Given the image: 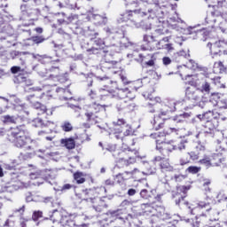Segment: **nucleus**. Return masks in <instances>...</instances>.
<instances>
[{
	"label": "nucleus",
	"instance_id": "nucleus-47",
	"mask_svg": "<svg viewBox=\"0 0 227 227\" xmlns=\"http://www.w3.org/2000/svg\"><path fill=\"white\" fill-rule=\"evenodd\" d=\"M171 62H172V60L169 57H163V59H162L163 65L168 67V65H171Z\"/></svg>",
	"mask_w": 227,
	"mask_h": 227
},
{
	"label": "nucleus",
	"instance_id": "nucleus-17",
	"mask_svg": "<svg viewBox=\"0 0 227 227\" xmlns=\"http://www.w3.org/2000/svg\"><path fill=\"white\" fill-rule=\"evenodd\" d=\"M219 93H213L210 98V102L214 104V106H217L220 109H227V99L220 100Z\"/></svg>",
	"mask_w": 227,
	"mask_h": 227
},
{
	"label": "nucleus",
	"instance_id": "nucleus-7",
	"mask_svg": "<svg viewBox=\"0 0 227 227\" xmlns=\"http://www.w3.org/2000/svg\"><path fill=\"white\" fill-rule=\"evenodd\" d=\"M189 70H192L193 72L198 70V64L192 60H189L187 67L181 71L180 76L182 77L183 81H186V84L192 86V88H198L200 84V78L196 74H187Z\"/></svg>",
	"mask_w": 227,
	"mask_h": 227
},
{
	"label": "nucleus",
	"instance_id": "nucleus-55",
	"mask_svg": "<svg viewBox=\"0 0 227 227\" xmlns=\"http://www.w3.org/2000/svg\"><path fill=\"white\" fill-rule=\"evenodd\" d=\"M210 184H212L210 179H206V180H204L203 185H204V187H208V185H210Z\"/></svg>",
	"mask_w": 227,
	"mask_h": 227
},
{
	"label": "nucleus",
	"instance_id": "nucleus-50",
	"mask_svg": "<svg viewBox=\"0 0 227 227\" xmlns=\"http://www.w3.org/2000/svg\"><path fill=\"white\" fill-rule=\"evenodd\" d=\"M179 189H180V191H182V192H184V194H185L187 192V191H189V189H191V186L183 185V186H180Z\"/></svg>",
	"mask_w": 227,
	"mask_h": 227
},
{
	"label": "nucleus",
	"instance_id": "nucleus-53",
	"mask_svg": "<svg viewBox=\"0 0 227 227\" xmlns=\"http://www.w3.org/2000/svg\"><path fill=\"white\" fill-rule=\"evenodd\" d=\"M26 8H27V5H21V11L23 15H26L27 13V10H26Z\"/></svg>",
	"mask_w": 227,
	"mask_h": 227
},
{
	"label": "nucleus",
	"instance_id": "nucleus-18",
	"mask_svg": "<svg viewBox=\"0 0 227 227\" xmlns=\"http://www.w3.org/2000/svg\"><path fill=\"white\" fill-rule=\"evenodd\" d=\"M225 160L226 159L224 158V155H223V153H215L211 155L212 168L223 166Z\"/></svg>",
	"mask_w": 227,
	"mask_h": 227
},
{
	"label": "nucleus",
	"instance_id": "nucleus-11",
	"mask_svg": "<svg viewBox=\"0 0 227 227\" xmlns=\"http://www.w3.org/2000/svg\"><path fill=\"white\" fill-rule=\"evenodd\" d=\"M156 148L163 157H169V153L175 150V142H164L156 139Z\"/></svg>",
	"mask_w": 227,
	"mask_h": 227
},
{
	"label": "nucleus",
	"instance_id": "nucleus-15",
	"mask_svg": "<svg viewBox=\"0 0 227 227\" xmlns=\"http://www.w3.org/2000/svg\"><path fill=\"white\" fill-rule=\"evenodd\" d=\"M143 40L146 46L142 48L143 51H155V43L157 42V37H155L153 33H152V35H144Z\"/></svg>",
	"mask_w": 227,
	"mask_h": 227
},
{
	"label": "nucleus",
	"instance_id": "nucleus-43",
	"mask_svg": "<svg viewBox=\"0 0 227 227\" xmlns=\"http://www.w3.org/2000/svg\"><path fill=\"white\" fill-rule=\"evenodd\" d=\"M176 205H189V202L185 201V197L182 196L176 200Z\"/></svg>",
	"mask_w": 227,
	"mask_h": 227
},
{
	"label": "nucleus",
	"instance_id": "nucleus-3",
	"mask_svg": "<svg viewBox=\"0 0 227 227\" xmlns=\"http://www.w3.org/2000/svg\"><path fill=\"white\" fill-rule=\"evenodd\" d=\"M103 91H107L114 98H119L121 101L117 103L116 107L118 111H132L135 105L132 102L136 98V95L132 93L129 89H120L118 88V82H111L108 85L105 86Z\"/></svg>",
	"mask_w": 227,
	"mask_h": 227
},
{
	"label": "nucleus",
	"instance_id": "nucleus-27",
	"mask_svg": "<svg viewBox=\"0 0 227 227\" xmlns=\"http://www.w3.org/2000/svg\"><path fill=\"white\" fill-rule=\"evenodd\" d=\"M160 98H155L154 100H151L147 104V110L149 113H156L157 111V104H160Z\"/></svg>",
	"mask_w": 227,
	"mask_h": 227
},
{
	"label": "nucleus",
	"instance_id": "nucleus-48",
	"mask_svg": "<svg viewBox=\"0 0 227 227\" xmlns=\"http://www.w3.org/2000/svg\"><path fill=\"white\" fill-rule=\"evenodd\" d=\"M220 43H223V53L227 52V40H220Z\"/></svg>",
	"mask_w": 227,
	"mask_h": 227
},
{
	"label": "nucleus",
	"instance_id": "nucleus-42",
	"mask_svg": "<svg viewBox=\"0 0 227 227\" xmlns=\"http://www.w3.org/2000/svg\"><path fill=\"white\" fill-rule=\"evenodd\" d=\"M15 118L13 116L10 115H4V123H14Z\"/></svg>",
	"mask_w": 227,
	"mask_h": 227
},
{
	"label": "nucleus",
	"instance_id": "nucleus-60",
	"mask_svg": "<svg viewBox=\"0 0 227 227\" xmlns=\"http://www.w3.org/2000/svg\"><path fill=\"white\" fill-rule=\"evenodd\" d=\"M136 84H137L136 82L131 83L130 88L131 90H135V91H137L139 87L136 86Z\"/></svg>",
	"mask_w": 227,
	"mask_h": 227
},
{
	"label": "nucleus",
	"instance_id": "nucleus-38",
	"mask_svg": "<svg viewBox=\"0 0 227 227\" xmlns=\"http://www.w3.org/2000/svg\"><path fill=\"white\" fill-rule=\"evenodd\" d=\"M43 217V212L38 210V211H34L32 215V221H38L39 219H42Z\"/></svg>",
	"mask_w": 227,
	"mask_h": 227
},
{
	"label": "nucleus",
	"instance_id": "nucleus-54",
	"mask_svg": "<svg viewBox=\"0 0 227 227\" xmlns=\"http://www.w3.org/2000/svg\"><path fill=\"white\" fill-rule=\"evenodd\" d=\"M136 194V190L135 189H129V191H128V195L129 196H134Z\"/></svg>",
	"mask_w": 227,
	"mask_h": 227
},
{
	"label": "nucleus",
	"instance_id": "nucleus-45",
	"mask_svg": "<svg viewBox=\"0 0 227 227\" xmlns=\"http://www.w3.org/2000/svg\"><path fill=\"white\" fill-rule=\"evenodd\" d=\"M19 72H22V69L19 66H13L11 67V73L12 74H19Z\"/></svg>",
	"mask_w": 227,
	"mask_h": 227
},
{
	"label": "nucleus",
	"instance_id": "nucleus-8",
	"mask_svg": "<svg viewBox=\"0 0 227 227\" xmlns=\"http://www.w3.org/2000/svg\"><path fill=\"white\" fill-rule=\"evenodd\" d=\"M54 72H56V74H50L49 78L52 81H57L59 82V84H64L63 87L57 88V93H70L68 91V88L70 87V83H68V78L66 76V74H61L59 68L54 69Z\"/></svg>",
	"mask_w": 227,
	"mask_h": 227
},
{
	"label": "nucleus",
	"instance_id": "nucleus-46",
	"mask_svg": "<svg viewBox=\"0 0 227 227\" xmlns=\"http://www.w3.org/2000/svg\"><path fill=\"white\" fill-rule=\"evenodd\" d=\"M217 6H218V8H223V9L226 10V8H227V0L219 1Z\"/></svg>",
	"mask_w": 227,
	"mask_h": 227
},
{
	"label": "nucleus",
	"instance_id": "nucleus-30",
	"mask_svg": "<svg viewBox=\"0 0 227 227\" xmlns=\"http://www.w3.org/2000/svg\"><path fill=\"white\" fill-rule=\"evenodd\" d=\"M168 33H169L168 28L164 27V26H159L158 28L154 30L153 35H154L155 38H159L160 36H164V35H168Z\"/></svg>",
	"mask_w": 227,
	"mask_h": 227
},
{
	"label": "nucleus",
	"instance_id": "nucleus-10",
	"mask_svg": "<svg viewBox=\"0 0 227 227\" xmlns=\"http://www.w3.org/2000/svg\"><path fill=\"white\" fill-rule=\"evenodd\" d=\"M72 29L74 35L85 36V38H90V40H93L94 38H97V36H98V33L93 32L89 28H84V24H82L81 20H77V23L73 26Z\"/></svg>",
	"mask_w": 227,
	"mask_h": 227
},
{
	"label": "nucleus",
	"instance_id": "nucleus-9",
	"mask_svg": "<svg viewBox=\"0 0 227 227\" xmlns=\"http://www.w3.org/2000/svg\"><path fill=\"white\" fill-rule=\"evenodd\" d=\"M76 196H78V198L82 200V201H87V203L92 204L97 203V200H100L98 190L97 189L82 190V192L77 193Z\"/></svg>",
	"mask_w": 227,
	"mask_h": 227
},
{
	"label": "nucleus",
	"instance_id": "nucleus-35",
	"mask_svg": "<svg viewBox=\"0 0 227 227\" xmlns=\"http://www.w3.org/2000/svg\"><path fill=\"white\" fill-rule=\"evenodd\" d=\"M210 83H208V82H205L202 85H201V89H200V95L201 93H206V95L210 94Z\"/></svg>",
	"mask_w": 227,
	"mask_h": 227
},
{
	"label": "nucleus",
	"instance_id": "nucleus-1",
	"mask_svg": "<svg viewBox=\"0 0 227 227\" xmlns=\"http://www.w3.org/2000/svg\"><path fill=\"white\" fill-rule=\"evenodd\" d=\"M114 136L116 139H121L122 145L127 146L128 149H120L116 145H111L109 147L110 152L112 153L113 157L116 160V167L119 169L121 168H127L130 164H135L136 162V151H132L129 148L134 146L136 142L132 136H134V129L125 119H118L117 121L114 122Z\"/></svg>",
	"mask_w": 227,
	"mask_h": 227
},
{
	"label": "nucleus",
	"instance_id": "nucleus-32",
	"mask_svg": "<svg viewBox=\"0 0 227 227\" xmlns=\"http://www.w3.org/2000/svg\"><path fill=\"white\" fill-rule=\"evenodd\" d=\"M30 42H32L33 45L35 44H39V43H43V41L45 40V37L43 35H34L28 39Z\"/></svg>",
	"mask_w": 227,
	"mask_h": 227
},
{
	"label": "nucleus",
	"instance_id": "nucleus-62",
	"mask_svg": "<svg viewBox=\"0 0 227 227\" xmlns=\"http://www.w3.org/2000/svg\"><path fill=\"white\" fill-rule=\"evenodd\" d=\"M93 208H95L96 212H102V207L98 206H93Z\"/></svg>",
	"mask_w": 227,
	"mask_h": 227
},
{
	"label": "nucleus",
	"instance_id": "nucleus-37",
	"mask_svg": "<svg viewBox=\"0 0 227 227\" xmlns=\"http://www.w3.org/2000/svg\"><path fill=\"white\" fill-rule=\"evenodd\" d=\"M186 171L187 173H191L192 175H196L200 173V171H201V168L197 166H190L186 168Z\"/></svg>",
	"mask_w": 227,
	"mask_h": 227
},
{
	"label": "nucleus",
	"instance_id": "nucleus-25",
	"mask_svg": "<svg viewBox=\"0 0 227 227\" xmlns=\"http://www.w3.org/2000/svg\"><path fill=\"white\" fill-rule=\"evenodd\" d=\"M35 109H39L41 111L42 114H46V116H52V113L54 110L52 108H47L44 105H42L41 103H35Z\"/></svg>",
	"mask_w": 227,
	"mask_h": 227
},
{
	"label": "nucleus",
	"instance_id": "nucleus-41",
	"mask_svg": "<svg viewBox=\"0 0 227 227\" xmlns=\"http://www.w3.org/2000/svg\"><path fill=\"white\" fill-rule=\"evenodd\" d=\"M148 56H149V58H151V59L145 63V67H154L155 60L153 59V54H148Z\"/></svg>",
	"mask_w": 227,
	"mask_h": 227
},
{
	"label": "nucleus",
	"instance_id": "nucleus-56",
	"mask_svg": "<svg viewBox=\"0 0 227 227\" xmlns=\"http://www.w3.org/2000/svg\"><path fill=\"white\" fill-rule=\"evenodd\" d=\"M35 31L38 34V35H42V33H43V28L38 27L35 28Z\"/></svg>",
	"mask_w": 227,
	"mask_h": 227
},
{
	"label": "nucleus",
	"instance_id": "nucleus-20",
	"mask_svg": "<svg viewBox=\"0 0 227 227\" xmlns=\"http://www.w3.org/2000/svg\"><path fill=\"white\" fill-rule=\"evenodd\" d=\"M157 49L173 51V44L169 43V36L163 37L157 43Z\"/></svg>",
	"mask_w": 227,
	"mask_h": 227
},
{
	"label": "nucleus",
	"instance_id": "nucleus-52",
	"mask_svg": "<svg viewBox=\"0 0 227 227\" xmlns=\"http://www.w3.org/2000/svg\"><path fill=\"white\" fill-rule=\"evenodd\" d=\"M120 77L123 84H129V80L123 74H121Z\"/></svg>",
	"mask_w": 227,
	"mask_h": 227
},
{
	"label": "nucleus",
	"instance_id": "nucleus-64",
	"mask_svg": "<svg viewBox=\"0 0 227 227\" xmlns=\"http://www.w3.org/2000/svg\"><path fill=\"white\" fill-rule=\"evenodd\" d=\"M145 57L143 54H139V59L142 62L145 61Z\"/></svg>",
	"mask_w": 227,
	"mask_h": 227
},
{
	"label": "nucleus",
	"instance_id": "nucleus-51",
	"mask_svg": "<svg viewBox=\"0 0 227 227\" xmlns=\"http://www.w3.org/2000/svg\"><path fill=\"white\" fill-rule=\"evenodd\" d=\"M72 187H73L72 184H66L63 185L62 189H63L64 191H68V190L72 189Z\"/></svg>",
	"mask_w": 227,
	"mask_h": 227
},
{
	"label": "nucleus",
	"instance_id": "nucleus-34",
	"mask_svg": "<svg viewBox=\"0 0 227 227\" xmlns=\"http://www.w3.org/2000/svg\"><path fill=\"white\" fill-rule=\"evenodd\" d=\"M200 164H203L206 168H212V158L204 156L203 159L199 160Z\"/></svg>",
	"mask_w": 227,
	"mask_h": 227
},
{
	"label": "nucleus",
	"instance_id": "nucleus-22",
	"mask_svg": "<svg viewBox=\"0 0 227 227\" xmlns=\"http://www.w3.org/2000/svg\"><path fill=\"white\" fill-rule=\"evenodd\" d=\"M79 20V15L71 13L67 17V20H58L57 22L59 26H63L65 24L66 26H68V24H72V22H76Z\"/></svg>",
	"mask_w": 227,
	"mask_h": 227
},
{
	"label": "nucleus",
	"instance_id": "nucleus-39",
	"mask_svg": "<svg viewBox=\"0 0 227 227\" xmlns=\"http://www.w3.org/2000/svg\"><path fill=\"white\" fill-rule=\"evenodd\" d=\"M33 123H34V127H41V128L45 127V125L43 124V121L40 118L35 119Z\"/></svg>",
	"mask_w": 227,
	"mask_h": 227
},
{
	"label": "nucleus",
	"instance_id": "nucleus-14",
	"mask_svg": "<svg viewBox=\"0 0 227 227\" xmlns=\"http://www.w3.org/2000/svg\"><path fill=\"white\" fill-rule=\"evenodd\" d=\"M185 98L192 102H198L201 98V90L196 87H188L185 90Z\"/></svg>",
	"mask_w": 227,
	"mask_h": 227
},
{
	"label": "nucleus",
	"instance_id": "nucleus-44",
	"mask_svg": "<svg viewBox=\"0 0 227 227\" xmlns=\"http://www.w3.org/2000/svg\"><path fill=\"white\" fill-rule=\"evenodd\" d=\"M191 162V159H189V157L187 156H183L180 159V165L181 166H185V164H189Z\"/></svg>",
	"mask_w": 227,
	"mask_h": 227
},
{
	"label": "nucleus",
	"instance_id": "nucleus-29",
	"mask_svg": "<svg viewBox=\"0 0 227 227\" xmlns=\"http://www.w3.org/2000/svg\"><path fill=\"white\" fill-rule=\"evenodd\" d=\"M87 52L89 54H93L94 56H97L98 58H100V56H104L107 51L101 50L100 48H97L95 46H92L91 48L87 50Z\"/></svg>",
	"mask_w": 227,
	"mask_h": 227
},
{
	"label": "nucleus",
	"instance_id": "nucleus-28",
	"mask_svg": "<svg viewBox=\"0 0 227 227\" xmlns=\"http://www.w3.org/2000/svg\"><path fill=\"white\" fill-rule=\"evenodd\" d=\"M94 38V43H93V47H96L98 49H101V51H107V45H106V41H104V39L102 38Z\"/></svg>",
	"mask_w": 227,
	"mask_h": 227
},
{
	"label": "nucleus",
	"instance_id": "nucleus-49",
	"mask_svg": "<svg viewBox=\"0 0 227 227\" xmlns=\"http://www.w3.org/2000/svg\"><path fill=\"white\" fill-rule=\"evenodd\" d=\"M141 198H144V200L148 199V190L144 189L140 192Z\"/></svg>",
	"mask_w": 227,
	"mask_h": 227
},
{
	"label": "nucleus",
	"instance_id": "nucleus-40",
	"mask_svg": "<svg viewBox=\"0 0 227 227\" xmlns=\"http://www.w3.org/2000/svg\"><path fill=\"white\" fill-rule=\"evenodd\" d=\"M175 150H185V143L180 141L179 143H175Z\"/></svg>",
	"mask_w": 227,
	"mask_h": 227
},
{
	"label": "nucleus",
	"instance_id": "nucleus-59",
	"mask_svg": "<svg viewBox=\"0 0 227 227\" xmlns=\"http://www.w3.org/2000/svg\"><path fill=\"white\" fill-rule=\"evenodd\" d=\"M89 95L92 98H97V93L95 91H93V90H90Z\"/></svg>",
	"mask_w": 227,
	"mask_h": 227
},
{
	"label": "nucleus",
	"instance_id": "nucleus-31",
	"mask_svg": "<svg viewBox=\"0 0 227 227\" xmlns=\"http://www.w3.org/2000/svg\"><path fill=\"white\" fill-rule=\"evenodd\" d=\"M129 17H134L133 20L136 22L143 17V12H141V10H134V11H129Z\"/></svg>",
	"mask_w": 227,
	"mask_h": 227
},
{
	"label": "nucleus",
	"instance_id": "nucleus-24",
	"mask_svg": "<svg viewBox=\"0 0 227 227\" xmlns=\"http://www.w3.org/2000/svg\"><path fill=\"white\" fill-rule=\"evenodd\" d=\"M73 178L76 184H82L86 182V174L77 170L76 172H74Z\"/></svg>",
	"mask_w": 227,
	"mask_h": 227
},
{
	"label": "nucleus",
	"instance_id": "nucleus-57",
	"mask_svg": "<svg viewBox=\"0 0 227 227\" xmlns=\"http://www.w3.org/2000/svg\"><path fill=\"white\" fill-rule=\"evenodd\" d=\"M59 15H62L63 18H60L58 20H67V17H68L65 12H59Z\"/></svg>",
	"mask_w": 227,
	"mask_h": 227
},
{
	"label": "nucleus",
	"instance_id": "nucleus-2",
	"mask_svg": "<svg viewBox=\"0 0 227 227\" xmlns=\"http://www.w3.org/2000/svg\"><path fill=\"white\" fill-rule=\"evenodd\" d=\"M176 107L175 103H168L165 105V107L160 110L158 115L154 116V119L151 121L153 125V130H160L163 129L162 133H160L162 137L166 136H171V134H177L178 129L175 128L178 123H183L184 118L187 116V114L176 115L174 117L165 118L164 116H169L170 113H175Z\"/></svg>",
	"mask_w": 227,
	"mask_h": 227
},
{
	"label": "nucleus",
	"instance_id": "nucleus-63",
	"mask_svg": "<svg viewBox=\"0 0 227 227\" xmlns=\"http://www.w3.org/2000/svg\"><path fill=\"white\" fill-rule=\"evenodd\" d=\"M56 68H59V67H52L51 69H50V74H56V72L54 70H56Z\"/></svg>",
	"mask_w": 227,
	"mask_h": 227
},
{
	"label": "nucleus",
	"instance_id": "nucleus-6",
	"mask_svg": "<svg viewBox=\"0 0 227 227\" xmlns=\"http://www.w3.org/2000/svg\"><path fill=\"white\" fill-rule=\"evenodd\" d=\"M100 113H106V106L97 104L96 102L88 105L84 113L87 122L83 123V127L90 129L91 125H97L100 120Z\"/></svg>",
	"mask_w": 227,
	"mask_h": 227
},
{
	"label": "nucleus",
	"instance_id": "nucleus-12",
	"mask_svg": "<svg viewBox=\"0 0 227 227\" xmlns=\"http://www.w3.org/2000/svg\"><path fill=\"white\" fill-rule=\"evenodd\" d=\"M154 164L159 166L161 173H172V171H175V168L169 163V159L168 158L156 156L154 158Z\"/></svg>",
	"mask_w": 227,
	"mask_h": 227
},
{
	"label": "nucleus",
	"instance_id": "nucleus-58",
	"mask_svg": "<svg viewBox=\"0 0 227 227\" xmlns=\"http://www.w3.org/2000/svg\"><path fill=\"white\" fill-rule=\"evenodd\" d=\"M223 63H227V52L222 54Z\"/></svg>",
	"mask_w": 227,
	"mask_h": 227
},
{
	"label": "nucleus",
	"instance_id": "nucleus-16",
	"mask_svg": "<svg viewBox=\"0 0 227 227\" xmlns=\"http://www.w3.org/2000/svg\"><path fill=\"white\" fill-rule=\"evenodd\" d=\"M100 68L101 70L106 71V70H114L116 68H121V67H120V63L118 61L107 60L105 59L100 62Z\"/></svg>",
	"mask_w": 227,
	"mask_h": 227
},
{
	"label": "nucleus",
	"instance_id": "nucleus-21",
	"mask_svg": "<svg viewBox=\"0 0 227 227\" xmlns=\"http://www.w3.org/2000/svg\"><path fill=\"white\" fill-rule=\"evenodd\" d=\"M223 43H221V40L218 42H215L214 44L208 43L207 47L210 49L211 54L217 55L221 54L223 52Z\"/></svg>",
	"mask_w": 227,
	"mask_h": 227
},
{
	"label": "nucleus",
	"instance_id": "nucleus-23",
	"mask_svg": "<svg viewBox=\"0 0 227 227\" xmlns=\"http://www.w3.org/2000/svg\"><path fill=\"white\" fill-rule=\"evenodd\" d=\"M109 215L113 217V219H121L123 221L125 216L127 215V210L125 209H117V210H110Z\"/></svg>",
	"mask_w": 227,
	"mask_h": 227
},
{
	"label": "nucleus",
	"instance_id": "nucleus-13",
	"mask_svg": "<svg viewBox=\"0 0 227 227\" xmlns=\"http://www.w3.org/2000/svg\"><path fill=\"white\" fill-rule=\"evenodd\" d=\"M140 175L141 171L137 168H134L132 171H125L124 173L118 174L116 180L118 184H123L126 180H137Z\"/></svg>",
	"mask_w": 227,
	"mask_h": 227
},
{
	"label": "nucleus",
	"instance_id": "nucleus-4",
	"mask_svg": "<svg viewBox=\"0 0 227 227\" xmlns=\"http://www.w3.org/2000/svg\"><path fill=\"white\" fill-rule=\"evenodd\" d=\"M7 141L13 145L15 148L27 150V152L33 150L31 145L35 143V140L29 136V130H27L26 125L10 128L7 130Z\"/></svg>",
	"mask_w": 227,
	"mask_h": 227
},
{
	"label": "nucleus",
	"instance_id": "nucleus-33",
	"mask_svg": "<svg viewBox=\"0 0 227 227\" xmlns=\"http://www.w3.org/2000/svg\"><path fill=\"white\" fill-rule=\"evenodd\" d=\"M60 128L64 132H72L74 130V126L68 121H64Z\"/></svg>",
	"mask_w": 227,
	"mask_h": 227
},
{
	"label": "nucleus",
	"instance_id": "nucleus-19",
	"mask_svg": "<svg viewBox=\"0 0 227 227\" xmlns=\"http://www.w3.org/2000/svg\"><path fill=\"white\" fill-rule=\"evenodd\" d=\"M188 155L190 156V159H192V160H198L200 157H203V155H205V146L203 145L197 146L195 151H192L191 153H188Z\"/></svg>",
	"mask_w": 227,
	"mask_h": 227
},
{
	"label": "nucleus",
	"instance_id": "nucleus-26",
	"mask_svg": "<svg viewBox=\"0 0 227 227\" xmlns=\"http://www.w3.org/2000/svg\"><path fill=\"white\" fill-rule=\"evenodd\" d=\"M61 145H63L67 150H74L75 148V139L69 138H62L60 140Z\"/></svg>",
	"mask_w": 227,
	"mask_h": 227
},
{
	"label": "nucleus",
	"instance_id": "nucleus-36",
	"mask_svg": "<svg viewBox=\"0 0 227 227\" xmlns=\"http://www.w3.org/2000/svg\"><path fill=\"white\" fill-rule=\"evenodd\" d=\"M212 81H213V83L215 84V86H216V88H217L218 90L223 89V88H226V86L224 85V83H223V82H221V77H219V76L215 77V78L212 79Z\"/></svg>",
	"mask_w": 227,
	"mask_h": 227
},
{
	"label": "nucleus",
	"instance_id": "nucleus-5",
	"mask_svg": "<svg viewBox=\"0 0 227 227\" xmlns=\"http://www.w3.org/2000/svg\"><path fill=\"white\" fill-rule=\"evenodd\" d=\"M216 200L210 196L206 198V201L199 202L197 207L193 210V212H200L201 208L205 207H210L209 210L213 215H219L222 212H224V208H226L227 197L223 192H218L215 195Z\"/></svg>",
	"mask_w": 227,
	"mask_h": 227
},
{
	"label": "nucleus",
	"instance_id": "nucleus-61",
	"mask_svg": "<svg viewBox=\"0 0 227 227\" xmlns=\"http://www.w3.org/2000/svg\"><path fill=\"white\" fill-rule=\"evenodd\" d=\"M207 116H208V114H199L198 115V118H200V120H207Z\"/></svg>",
	"mask_w": 227,
	"mask_h": 227
}]
</instances>
